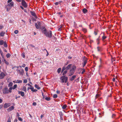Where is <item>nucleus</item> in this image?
<instances>
[{"mask_svg": "<svg viewBox=\"0 0 122 122\" xmlns=\"http://www.w3.org/2000/svg\"><path fill=\"white\" fill-rule=\"evenodd\" d=\"M67 107V106L66 105H64L62 107V108L63 109H65Z\"/></svg>", "mask_w": 122, "mask_h": 122, "instance_id": "obj_28", "label": "nucleus"}, {"mask_svg": "<svg viewBox=\"0 0 122 122\" xmlns=\"http://www.w3.org/2000/svg\"><path fill=\"white\" fill-rule=\"evenodd\" d=\"M5 34V32L2 31L0 33V36H3Z\"/></svg>", "mask_w": 122, "mask_h": 122, "instance_id": "obj_16", "label": "nucleus"}, {"mask_svg": "<svg viewBox=\"0 0 122 122\" xmlns=\"http://www.w3.org/2000/svg\"><path fill=\"white\" fill-rule=\"evenodd\" d=\"M42 32L45 35L48 37L51 38L52 37V33L51 31H47L46 30L45 28L42 31Z\"/></svg>", "mask_w": 122, "mask_h": 122, "instance_id": "obj_1", "label": "nucleus"}, {"mask_svg": "<svg viewBox=\"0 0 122 122\" xmlns=\"http://www.w3.org/2000/svg\"><path fill=\"white\" fill-rule=\"evenodd\" d=\"M18 32V30H16L14 31V33L15 34H17Z\"/></svg>", "mask_w": 122, "mask_h": 122, "instance_id": "obj_34", "label": "nucleus"}, {"mask_svg": "<svg viewBox=\"0 0 122 122\" xmlns=\"http://www.w3.org/2000/svg\"><path fill=\"white\" fill-rule=\"evenodd\" d=\"M99 41V38H98L97 39V42H98L97 44H99V43H98V42Z\"/></svg>", "mask_w": 122, "mask_h": 122, "instance_id": "obj_52", "label": "nucleus"}, {"mask_svg": "<svg viewBox=\"0 0 122 122\" xmlns=\"http://www.w3.org/2000/svg\"><path fill=\"white\" fill-rule=\"evenodd\" d=\"M35 86L36 88L38 89H40L41 88L37 84H35Z\"/></svg>", "mask_w": 122, "mask_h": 122, "instance_id": "obj_21", "label": "nucleus"}, {"mask_svg": "<svg viewBox=\"0 0 122 122\" xmlns=\"http://www.w3.org/2000/svg\"><path fill=\"white\" fill-rule=\"evenodd\" d=\"M106 38V37L105 36H103L102 37V39L103 40H104Z\"/></svg>", "mask_w": 122, "mask_h": 122, "instance_id": "obj_42", "label": "nucleus"}, {"mask_svg": "<svg viewBox=\"0 0 122 122\" xmlns=\"http://www.w3.org/2000/svg\"><path fill=\"white\" fill-rule=\"evenodd\" d=\"M11 56L10 54L9 53H8L6 55V56L7 58H8Z\"/></svg>", "mask_w": 122, "mask_h": 122, "instance_id": "obj_29", "label": "nucleus"}, {"mask_svg": "<svg viewBox=\"0 0 122 122\" xmlns=\"http://www.w3.org/2000/svg\"><path fill=\"white\" fill-rule=\"evenodd\" d=\"M30 89L33 92V91L34 90V88L33 87H30Z\"/></svg>", "mask_w": 122, "mask_h": 122, "instance_id": "obj_45", "label": "nucleus"}, {"mask_svg": "<svg viewBox=\"0 0 122 122\" xmlns=\"http://www.w3.org/2000/svg\"><path fill=\"white\" fill-rule=\"evenodd\" d=\"M57 95L56 94H54L53 96V98H56L57 97Z\"/></svg>", "mask_w": 122, "mask_h": 122, "instance_id": "obj_39", "label": "nucleus"}, {"mask_svg": "<svg viewBox=\"0 0 122 122\" xmlns=\"http://www.w3.org/2000/svg\"><path fill=\"white\" fill-rule=\"evenodd\" d=\"M5 76V74L3 72H0V78L3 79Z\"/></svg>", "mask_w": 122, "mask_h": 122, "instance_id": "obj_8", "label": "nucleus"}, {"mask_svg": "<svg viewBox=\"0 0 122 122\" xmlns=\"http://www.w3.org/2000/svg\"><path fill=\"white\" fill-rule=\"evenodd\" d=\"M65 67H63V68L62 69V72H63V71L65 70Z\"/></svg>", "mask_w": 122, "mask_h": 122, "instance_id": "obj_51", "label": "nucleus"}, {"mask_svg": "<svg viewBox=\"0 0 122 122\" xmlns=\"http://www.w3.org/2000/svg\"><path fill=\"white\" fill-rule=\"evenodd\" d=\"M7 122H11V118L10 117L9 118Z\"/></svg>", "mask_w": 122, "mask_h": 122, "instance_id": "obj_36", "label": "nucleus"}, {"mask_svg": "<svg viewBox=\"0 0 122 122\" xmlns=\"http://www.w3.org/2000/svg\"><path fill=\"white\" fill-rule=\"evenodd\" d=\"M17 86L16 84H15L14 85L13 87H12L13 89L14 90L17 87Z\"/></svg>", "mask_w": 122, "mask_h": 122, "instance_id": "obj_26", "label": "nucleus"}, {"mask_svg": "<svg viewBox=\"0 0 122 122\" xmlns=\"http://www.w3.org/2000/svg\"><path fill=\"white\" fill-rule=\"evenodd\" d=\"M25 70L27 72L28 70V67H26L25 68Z\"/></svg>", "mask_w": 122, "mask_h": 122, "instance_id": "obj_40", "label": "nucleus"}, {"mask_svg": "<svg viewBox=\"0 0 122 122\" xmlns=\"http://www.w3.org/2000/svg\"><path fill=\"white\" fill-rule=\"evenodd\" d=\"M32 105L33 106H36V103L35 102H34L33 103Z\"/></svg>", "mask_w": 122, "mask_h": 122, "instance_id": "obj_44", "label": "nucleus"}, {"mask_svg": "<svg viewBox=\"0 0 122 122\" xmlns=\"http://www.w3.org/2000/svg\"><path fill=\"white\" fill-rule=\"evenodd\" d=\"M87 11V10L85 8H84L83 10V12L84 14L86 13Z\"/></svg>", "mask_w": 122, "mask_h": 122, "instance_id": "obj_20", "label": "nucleus"}, {"mask_svg": "<svg viewBox=\"0 0 122 122\" xmlns=\"http://www.w3.org/2000/svg\"><path fill=\"white\" fill-rule=\"evenodd\" d=\"M45 99L47 101H49L50 100V98L49 97H46L45 98Z\"/></svg>", "mask_w": 122, "mask_h": 122, "instance_id": "obj_31", "label": "nucleus"}, {"mask_svg": "<svg viewBox=\"0 0 122 122\" xmlns=\"http://www.w3.org/2000/svg\"><path fill=\"white\" fill-rule=\"evenodd\" d=\"M60 79L61 80L62 82L66 83L68 79V78L66 76H63L60 78Z\"/></svg>", "mask_w": 122, "mask_h": 122, "instance_id": "obj_3", "label": "nucleus"}, {"mask_svg": "<svg viewBox=\"0 0 122 122\" xmlns=\"http://www.w3.org/2000/svg\"><path fill=\"white\" fill-rule=\"evenodd\" d=\"M3 101V100L2 99L0 98V103H1Z\"/></svg>", "mask_w": 122, "mask_h": 122, "instance_id": "obj_55", "label": "nucleus"}, {"mask_svg": "<svg viewBox=\"0 0 122 122\" xmlns=\"http://www.w3.org/2000/svg\"><path fill=\"white\" fill-rule=\"evenodd\" d=\"M76 66H73L71 69L70 71V74L69 75V76H71L73 74L74 72V70L76 69Z\"/></svg>", "mask_w": 122, "mask_h": 122, "instance_id": "obj_2", "label": "nucleus"}, {"mask_svg": "<svg viewBox=\"0 0 122 122\" xmlns=\"http://www.w3.org/2000/svg\"><path fill=\"white\" fill-rule=\"evenodd\" d=\"M6 10L7 11H8L11 9V7L10 6H9L8 5L6 6Z\"/></svg>", "mask_w": 122, "mask_h": 122, "instance_id": "obj_13", "label": "nucleus"}, {"mask_svg": "<svg viewBox=\"0 0 122 122\" xmlns=\"http://www.w3.org/2000/svg\"><path fill=\"white\" fill-rule=\"evenodd\" d=\"M21 4L24 8H26L27 7V5L24 0H22Z\"/></svg>", "mask_w": 122, "mask_h": 122, "instance_id": "obj_5", "label": "nucleus"}, {"mask_svg": "<svg viewBox=\"0 0 122 122\" xmlns=\"http://www.w3.org/2000/svg\"><path fill=\"white\" fill-rule=\"evenodd\" d=\"M4 43V41L3 40H0V45H3Z\"/></svg>", "mask_w": 122, "mask_h": 122, "instance_id": "obj_27", "label": "nucleus"}, {"mask_svg": "<svg viewBox=\"0 0 122 122\" xmlns=\"http://www.w3.org/2000/svg\"><path fill=\"white\" fill-rule=\"evenodd\" d=\"M31 15L33 16L34 17H35V18H37V17L36 16V15L35 13L33 12H31Z\"/></svg>", "mask_w": 122, "mask_h": 122, "instance_id": "obj_15", "label": "nucleus"}, {"mask_svg": "<svg viewBox=\"0 0 122 122\" xmlns=\"http://www.w3.org/2000/svg\"><path fill=\"white\" fill-rule=\"evenodd\" d=\"M3 92L4 94H7L9 93L7 87H5L3 89Z\"/></svg>", "mask_w": 122, "mask_h": 122, "instance_id": "obj_7", "label": "nucleus"}, {"mask_svg": "<svg viewBox=\"0 0 122 122\" xmlns=\"http://www.w3.org/2000/svg\"><path fill=\"white\" fill-rule=\"evenodd\" d=\"M0 53L1 54V55H2V56H2V54H3V52H2V51H1L0 50Z\"/></svg>", "mask_w": 122, "mask_h": 122, "instance_id": "obj_54", "label": "nucleus"}, {"mask_svg": "<svg viewBox=\"0 0 122 122\" xmlns=\"http://www.w3.org/2000/svg\"><path fill=\"white\" fill-rule=\"evenodd\" d=\"M14 108V107L13 106H11L7 109L8 111L10 112L12 110H13Z\"/></svg>", "mask_w": 122, "mask_h": 122, "instance_id": "obj_11", "label": "nucleus"}, {"mask_svg": "<svg viewBox=\"0 0 122 122\" xmlns=\"http://www.w3.org/2000/svg\"><path fill=\"white\" fill-rule=\"evenodd\" d=\"M25 64H23L22 66V67H24L25 66Z\"/></svg>", "mask_w": 122, "mask_h": 122, "instance_id": "obj_48", "label": "nucleus"}, {"mask_svg": "<svg viewBox=\"0 0 122 122\" xmlns=\"http://www.w3.org/2000/svg\"><path fill=\"white\" fill-rule=\"evenodd\" d=\"M72 65L71 64H70L66 68V69H69L71 67Z\"/></svg>", "mask_w": 122, "mask_h": 122, "instance_id": "obj_23", "label": "nucleus"}, {"mask_svg": "<svg viewBox=\"0 0 122 122\" xmlns=\"http://www.w3.org/2000/svg\"><path fill=\"white\" fill-rule=\"evenodd\" d=\"M97 49L98 51H100L101 50V48L99 47H97Z\"/></svg>", "mask_w": 122, "mask_h": 122, "instance_id": "obj_35", "label": "nucleus"}, {"mask_svg": "<svg viewBox=\"0 0 122 122\" xmlns=\"http://www.w3.org/2000/svg\"><path fill=\"white\" fill-rule=\"evenodd\" d=\"M115 115L114 114H113L112 115V117L114 118V117L115 116Z\"/></svg>", "mask_w": 122, "mask_h": 122, "instance_id": "obj_60", "label": "nucleus"}, {"mask_svg": "<svg viewBox=\"0 0 122 122\" xmlns=\"http://www.w3.org/2000/svg\"><path fill=\"white\" fill-rule=\"evenodd\" d=\"M84 61H83V67H84L85 65H86V63L87 62V58H86L85 57H84Z\"/></svg>", "mask_w": 122, "mask_h": 122, "instance_id": "obj_10", "label": "nucleus"}, {"mask_svg": "<svg viewBox=\"0 0 122 122\" xmlns=\"http://www.w3.org/2000/svg\"><path fill=\"white\" fill-rule=\"evenodd\" d=\"M67 73V71H65L63 73V75H65Z\"/></svg>", "mask_w": 122, "mask_h": 122, "instance_id": "obj_38", "label": "nucleus"}, {"mask_svg": "<svg viewBox=\"0 0 122 122\" xmlns=\"http://www.w3.org/2000/svg\"><path fill=\"white\" fill-rule=\"evenodd\" d=\"M20 116V115L18 113H17V116L18 117Z\"/></svg>", "mask_w": 122, "mask_h": 122, "instance_id": "obj_57", "label": "nucleus"}, {"mask_svg": "<svg viewBox=\"0 0 122 122\" xmlns=\"http://www.w3.org/2000/svg\"><path fill=\"white\" fill-rule=\"evenodd\" d=\"M2 58L3 59V61L4 62L6 65H9V63L6 61V60L4 58L3 56H2Z\"/></svg>", "mask_w": 122, "mask_h": 122, "instance_id": "obj_14", "label": "nucleus"}, {"mask_svg": "<svg viewBox=\"0 0 122 122\" xmlns=\"http://www.w3.org/2000/svg\"><path fill=\"white\" fill-rule=\"evenodd\" d=\"M82 30L84 33H86L87 32L86 29L85 28L83 29Z\"/></svg>", "mask_w": 122, "mask_h": 122, "instance_id": "obj_33", "label": "nucleus"}, {"mask_svg": "<svg viewBox=\"0 0 122 122\" xmlns=\"http://www.w3.org/2000/svg\"><path fill=\"white\" fill-rule=\"evenodd\" d=\"M56 93L57 94H59L60 93V91L58 90H57L56 91Z\"/></svg>", "mask_w": 122, "mask_h": 122, "instance_id": "obj_58", "label": "nucleus"}, {"mask_svg": "<svg viewBox=\"0 0 122 122\" xmlns=\"http://www.w3.org/2000/svg\"><path fill=\"white\" fill-rule=\"evenodd\" d=\"M85 72V69H84L83 71L81 72V74H83Z\"/></svg>", "mask_w": 122, "mask_h": 122, "instance_id": "obj_49", "label": "nucleus"}, {"mask_svg": "<svg viewBox=\"0 0 122 122\" xmlns=\"http://www.w3.org/2000/svg\"><path fill=\"white\" fill-rule=\"evenodd\" d=\"M4 46L5 47H6L7 46V44L5 42L4 43Z\"/></svg>", "mask_w": 122, "mask_h": 122, "instance_id": "obj_32", "label": "nucleus"}, {"mask_svg": "<svg viewBox=\"0 0 122 122\" xmlns=\"http://www.w3.org/2000/svg\"><path fill=\"white\" fill-rule=\"evenodd\" d=\"M12 1V0H8L7 2L8 3H9L10 2H11Z\"/></svg>", "mask_w": 122, "mask_h": 122, "instance_id": "obj_53", "label": "nucleus"}, {"mask_svg": "<svg viewBox=\"0 0 122 122\" xmlns=\"http://www.w3.org/2000/svg\"><path fill=\"white\" fill-rule=\"evenodd\" d=\"M112 80L113 81H115V78H114L112 79Z\"/></svg>", "mask_w": 122, "mask_h": 122, "instance_id": "obj_64", "label": "nucleus"}, {"mask_svg": "<svg viewBox=\"0 0 122 122\" xmlns=\"http://www.w3.org/2000/svg\"><path fill=\"white\" fill-rule=\"evenodd\" d=\"M3 27V26H2L0 25V29H1Z\"/></svg>", "mask_w": 122, "mask_h": 122, "instance_id": "obj_56", "label": "nucleus"}, {"mask_svg": "<svg viewBox=\"0 0 122 122\" xmlns=\"http://www.w3.org/2000/svg\"><path fill=\"white\" fill-rule=\"evenodd\" d=\"M22 82V81L20 80H17L16 81L15 83H21Z\"/></svg>", "mask_w": 122, "mask_h": 122, "instance_id": "obj_18", "label": "nucleus"}, {"mask_svg": "<svg viewBox=\"0 0 122 122\" xmlns=\"http://www.w3.org/2000/svg\"><path fill=\"white\" fill-rule=\"evenodd\" d=\"M60 3V2H56L55 3V4L56 5H58Z\"/></svg>", "mask_w": 122, "mask_h": 122, "instance_id": "obj_43", "label": "nucleus"}, {"mask_svg": "<svg viewBox=\"0 0 122 122\" xmlns=\"http://www.w3.org/2000/svg\"><path fill=\"white\" fill-rule=\"evenodd\" d=\"M14 2H12L9 4L8 5L9 6H10L12 7L14 5Z\"/></svg>", "mask_w": 122, "mask_h": 122, "instance_id": "obj_19", "label": "nucleus"}, {"mask_svg": "<svg viewBox=\"0 0 122 122\" xmlns=\"http://www.w3.org/2000/svg\"><path fill=\"white\" fill-rule=\"evenodd\" d=\"M22 57L23 58H24L25 57V55H24V53H23L22 54Z\"/></svg>", "mask_w": 122, "mask_h": 122, "instance_id": "obj_47", "label": "nucleus"}, {"mask_svg": "<svg viewBox=\"0 0 122 122\" xmlns=\"http://www.w3.org/2000/svg\"><path fill=\"white\" fill-rule=\"evenodd\" d=\"M99 94H97L96 96V97H99Z\"/></svg>", "mask_w": 122, "mask_h": 122, "instance_id": "obj_61", "label": "nucleus"}, {"mask_svg": "<svg viewBox=\"0 0 122 122\" xmlns=\"http://www.w3.org/2000/svg\"><path fill=\"white\" fill-rule=\"evenodd\" d=\"M18 119L20 121H22V119L20 117H18Z\"/></svg>", "mask_w": 122, "mask_h": 122, "instance_id": "obj_37", "label": "nucleus"}, {"mask_svg": "<svg viewBox=\"0 0 122 122\" xmlns=\"http://www.w3.org/2000/svg\"><path fill=\"white\" fill-rule=\"evenodd\" d=\"M22 90L26 92V87L25 86H23L22 88Z\"/></svg>", "mask_w": 122, "mask_h": 122, "instance_id": "obj_17", "label": "nucleus"}, {"mask_svg": "<svg viewBox=\"0 0 122 122\" xmlns=\"http://www.w3.org/2000/svg\"><path fill=\"white\" fill-rule=\"evenodd\" d=\"M12 89H13L12 87H10L9 88V90H8V91H9V92H11V90Z\"/></svg>", "mask_w": 122, "mask_h": 122, "instance_id": "obj_25", "label": "nucleus"}, {"mask_svg": "<svg viewBox=\"0 0 122 122\" xmlns=\"http://www.w3.org/2000/svg\"><path fill=\"white\" fill-rule=\"evenodd\" d=\"M35 25L36 28L37 29H39V28H40L41 27V23L39 21H38L37 23H35Z\"/></svg>", "mask_w": 122, "mask_h": 122, "instance_id": "obj_4", "label": "nucleus"}, {"mask_svg": "<svg viewBox=\"0 0 122 122\" xmlns=\"http://www.w3.org/2000/svg\"><path fill=\"white\" fill-rule=\"evenodd\" d=\"M37 91V90L34 89V91H33V92H36Z\"/></svg>", "mask_w": 122, "mask_h": 122, "instance_id": "obj_62", "label": "nucleus"}, {"mask_svg": "<svg viewBox=\"0 0 122 122\" xmlns=\"http://www.w3.org/2000/svg\"><path fill=\"white\" fill-rule=\"evenodd\" d=\"M18 93L19 94H20L21 96H22L23 97L24 96V92H23L19 91H18Z\"/></svg>", "mask_w": 122, "mask_h": 122, "instance_id": "obj_12", "label": "nucleus"}, {"mask_svg": "<svg viewBox=\"0 0 122 122\" xmlns=\"http://www.w3.org/2000/svg\"><path fill=\"white\" fill-rule=\"evenodd\" d=\"M16 0L18 2H20L21 1V0Z\"/></svg>", "mask_w": 122, "mask_h": 122, "instance_id": "obj_59", "label": "nucleus"}, {"mask_svg": "<svg viewBox=\"0 0 122 122\" xmlns=\"http://www.w3.org/2000/svg\"><path fill=\"white\" fill-rule=\"evenodd\" d=\"M61 68H60L58 69L57 72L58 73H59L61 71Z\"/></svg>", "mask_w": 122, "mask_h": 122, "instance_id": "obj_30", "label": "nucleus"}, {"mask_svg": "<svg viewBox=\"0 0 122 122\" xmlns=\"http://www.w3.org/2000/svg\"><path fill=\"white\" fill-rule=\"evenodd\" d=\"M3 106V105H0V109H1L2 108Z\"/></svg>", "mask_w": 122, "mask_h": 122, "instance_id": "obj_46", "label": "nucleus"}, {"mask_svg": "<svg viewBox=\"0 0 122 122\" xmlns=\"http://www.w3.org/2000/svg\"><path fill=\"white\" fill-rule=\"evenodd\" d=\"M13 85V83L12 82H10L8 85V86H12Z\"/></svg>", "mask_w": 122, "mask_h": 122, "instance_id": "obj_22", "label": "nucleus"}, {"mask_svg": "<svg viewBox=\"0 0 122 122\" xmlns=\"http://www.w3.org/2000/svg\"><path fill=\"white\" fill-rule=\"evenodd\" d=\"M23 82L25 83H26L27 82V81L26 79H24V80Z\"/></svg>", "mask_w": 122, "mask_h": 122, "instance_id": "obj_41", "label": "nucleus"}, {"mask_svg": "<svg viewBox=\"0 0 122 122\" xmlns=\"http://www.w3.org/2000/svg\"><path fill=\"white\" fill-rule=\"evenodd\" d=\"M11 105V104L10 103H6L4 104V107L5 108H6Z\"/></svg>", "mask_w": 122, "mask_h": 122, "instance_id": "obj_9", "label": "nucleus"}, {"mask_svg": "<svg viewBox=\"0 0 122 122\" xmlns=\"http://www.w3.org/2000/svg\"><path fill=\"white\" fill-rule=\"evenodd\" d=\"M76 77V76L75 75H74V76H73L72 77H71V81H72L73 80H74L75 78Z\"/></svg>", "mask_w": 122, "mask_h": 122, "instance_id": "obj_24", "label": "nucleus"}, {"mask_svg": "<svg viewBox=\"0 0 122 122\" xmlns=\"http://www.w3.org/2000/svg\"><path fill=\"white\" fill-rule=\"evenodd\" d=\"M46 50V51L47 52V54L46 55V56H48L49 55V53L48 52H47V51Z\"/></svg>", "mask_w": 122, "mask_h": 122, "instance_id": "obj_63", "label": "nucleus"}, {"mask_svg": "<svg viewBox=\"0 0 122 122\" xmlns=\"http://www.w3.org/2000/svg\"><path fill=\"white\" fill-rule=\"evenodd\" d=\"M16 71L20 75H23L24 73V70L23 69H21V70L17 69Z\"/></svg>", "mask_w": 122, "mask_h": 122, "instance_id": "obj_6", "label": "nucleus"}, {"mask_svg": "<svg viewBox=\"0 0 122 122\" xmlns=\"http://www.w3.org/2000/svg\"><path fill=\"white\" fill-rule=\"evenodd\" d=\"M62 27V26H60L59 27V30L61 31V28Z\"/></svg>", "mask_w": 122, "mask_h": 122, "instance_id": "obj_50", "label": "nucleus"}]
</instances>
